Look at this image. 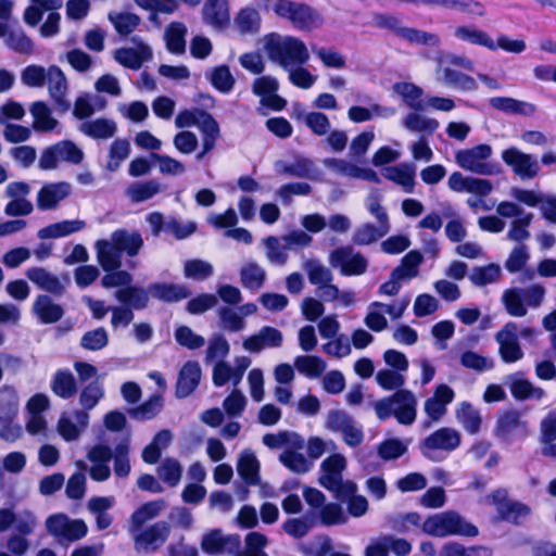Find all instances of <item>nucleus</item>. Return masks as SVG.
<instances>
[{
  "label": "nucleus",
  "instance_id": "obj_1",
  "mask_svg": "<svg viewBox=\"0 0 556 556\" xmlns=\"http://www.w3.org/2000/svg\"><path fill=\"white\" fill-rule=\"evenodd\" d=\"M268 60L282 70L292 65H304L309 61V51L303 40L290 35L270 33L260 39Z\"/></svg>",
  "mask_w": 556,
  "mask_h": 556
},
{
  "label": "nucleus",
  "instance_id": "obj_2",
  "mask_svg": "<svg viewBox=\"0 0 556 556\" xmlns=\"http://www.w3.org/2000/svg\"><path fill=\"white\" fill-rule=\"evenodd\" d=\"M456 68L468 72L475 71V62L465 54L441 51L435 55V80L443 86L452 87L460 91H476L478 89L477 81Z\"/></svg>",
  "mask_w": 556,
  "mask_h": 556
},
{
  "label": "nucleus",
  "instance_id": "obj_3",
  "mask_svg": "<svg viewBox=\"0 0 556 556\" xmlns=\"http://www.w3.org/2000/svg\"><path fill=\"white\" fill-rule=\"evenodd\" d=\"M424 533L433 538L460 535L475 538L478 528L455 510H445L429 516L421 525Z\"/></svg>",
  "mask_w": 556,
  "mask_h": 556
},
{
  "label": "nucleus",
  "instance_id": "obj_4",
  "mask_svg": "<svg viewBox=\"0 0 556 556\" xmlns=\"http://www.w3.org/2000/svg\"><path fill=\"white\" fill-rule=\"evenodd\" d=\"M346 466V457L340 453H333L320 463L318 482L327 490L336 493L339 500H345L349 494L357 491L355 482L343 480V471Z\"/></svg>",
  "mask_w": 556,
  "mask_h": 556
},
{
  "label": "nucleus",
  "instance_id": "obj_5",
  "mask_svg": "<svg viewBox=\"0 0 556 556\" xmlns=\"http://www.w3.org/2000/svg\"><path fill=\"white\" fill-rule=\"evenodd\" d=\"M492 155L493 148L488 143H480L457 150L454 157L457 166L466 172L492 176L501 172L500 166L490 161Z\"/></svg>",
  "mask_w": 556,
  "mask_h": 556
},
{
  "label": "nucleus",
  "instance_id": "obj_6",
  "mask_svg": "<svg viewBox=\"0 0 556 556\" xmlns=\"http://www.w3.org/2000/svg\"><path fill=\"white\" fill-rule=\"evenodd\" d=\"M273 11L288 18L294 27L301 30H313L323 25L321 15L314 9L302 3L279 0L273 5Z\"/></svg>",
  "mask_w": 556,
  "mask_h": 556
},
{
  "label": "nucleus",
  "instance_id": "obj_7",
  "mask_svg": "<svg viewBox=\"0 0 556 556\" xmlns=\"http://www.w3.org/2000/svg\"><path fill=\"white\" fill-rule=\"evenodd\" d=\"M85 157L84 151L71 140H62L42 150L39 157V167L43 170H52L60 163L80 164Z\"/></svg>",
  "mask_w": 556,
  "mask_h": 556
},
{
  "label": "nucleus",
  "instance_id": "obj_8",
  "mask_svg": "<svg viewBox=\"0 0 556 556\" xmlns=\"http://www.w3.org/2000/svg\"><path fill=\"white\" fill-rule=\"evenodd\" d=\"M49 534L60 541L74 542L86 536L88 527L81 519H70L64 514L51 515L46 520Z\"/></svg>",
  "mask_w": 556,
  "mask_h": 556
},
{
  "label": "nucleus",
  "instance_id": "obj_9",
  "mask_svg": "<svg viewBox=\"0 0 556 556\" xmlns=\"http://www.w3.org/2000/svg\"><path fill=\"white\" fill-rule=\"evenodd\" d=\"M326 428L339 432L344 443L350 447H356L364 440L362 427L344 410H331L327 414Z\"/></svg>",
  "mask_w": 556,
  "mask_h": 556
},
{
  "label": "nucleus",
  "instance_id": "obj_10",
  "mask_svg": "<svg viewBox=\"0 0 556 556\" xmlns=\"http://www.w3.org/2000/svg\"><path fill=\"white\" fill-rule=\"evenodd\" d=\"M460 444V434L450 427H442L430 433L421 442L424 456L434 459L440 452L450 453Z\"/></svg>",
  "mask_w": 556,
  "mask_h": 556
},
{
  "label": "nucleus",
  "instance_id": "obj_11",
  "mask_svg": "<svg viewBox=\"0 0 556 556\" xmlns=\"http://www.w3.org/2000/svg\"><path fill=\"white\" fill-rule=\"evenodd\" d=\"M501 156L503 162L521 180L533 179L540 173V164L536 157L516 147L503 150Z\"/></svg>",
  "mask_w": 556,
  "mask_h": 556
},
{
  "label": "nucleus",
  "instance_id": "obj_12",
  "mask_svg": "<svg viewBox=\"0 0 556 556\" xmlns=\"http://www.w3.org/2000/svg\"><path fill=\"white\" fill-rule=\"evenodd\" d=\"M201 549L208 555L232 554L240 549L239 534H226L222 529L205 531L200 542Z\"/></svg>",
  "mask_w": 556,
  "mask_h": 556
},
{
  "label": "nucleus",
  "instance_id": "obj_13",
  "mask_svg": "<svg viewBox=\"0 0 556 556\" xmlns=\"http://www.w3.org/2000/svg\"><path fill=\"white\" fill-rule=\"evenodd\" d=\"M135 547L138 552L153 553L160 548L170 534V525L166 521H159L152 526L131 532Z\"/></svg>",
  "mask_w": 556,
  "mask_h": 556
},
{
  "label": "nucleus",
  "instance_id": "obj_14",
  "mask_svg": "<svg viewBox=\"0 0 556 556\" xmlns=\"http://www.w3.org/2000/svg\"><path fill=\"white\" fill-rule=\"evenodd\" d=\"M252 361L248 356H237L233 359V365H230L226 361H218L214 364L212 369V380L214 386L223 387L228 382H231L237 387L247 369L250 367Z\"/></svg>",
  "mask_w": 556,
  "mask_h": 556
},
{
  "label": "nucleus",
  "instance_id": "obj_15",
  "mask_svg": "<svg viewBox=\"0 0 556 556\" xmlns=\"http://www.w3.org/2000/svg\"><path fill=\"white\" fill-rule=\"evenodd\" d=\"M18 413V397L13 392L8 401H1L0 406V439L13 443L23 435V428L15 422Z\"/></svg>",
  "mask_w": 556,
  "mask_h": 556
},
{
  "label": "nucleus",
  "instance_id": "obj_16",
  "mask_svg": "<svg viewBox=\"0 0 556 556\" xmlns=\"http://www.w3.org/2000/svg\"><path fill=\"white\" fill-rule=\"evenodd\" d=\"M329 264L333 268H340L341 273L345 276L362 275L367 268L365 257L349 247L333 250L329 255Z\"/></svg>",
  "mask_w": 556,
  "mask_h": 556
},
{
  "label": "nucleus",
  "instance_id": "obj_17",
  "mask_svg": "<svg viewBox=\"0 0 556 556\" xmlns=\"http://www.w3.org/2000/svg\"><path fill=\"white\" fill-rule=\"evenodd\" d=\"M498 343V353L503 362L516 363L523 357L518 341V326L515 323H507L495 336Z\"/></svg>",
  "mask_w": 556,
  "mask_h": 556
},
{
  "label": "nucleus",
  "instance_id": "obj_18",
  "mask_svg": "<svg viewBox=\"0 0 556 556\" xmlns=\"http://www.w3.org/2000/svg\"><path fill=\"white\" fill-rule=\"evenodd\" d=\"M278 89L277 78L270 75L261 76L252 84V91L260 97L261 104L274 111H282L287 105V101L277 93Z\"/></svg>",
  "mask_w": 556,
  "mask_h": 556
},
{
  "label": "nucleus",
  "instance_id": "obj_19",
  "mask_svg": "<svg viewBox=\"0 0 556 556\" xmlns=\"http://www.w3.org/2000/svg\"><path fill=\"white\" fill-rule=\"evenodd\" d=\"M447 187L454 192H468L478 197H485L493 191L490 180L465 176L460 172H454L447 179Z\"/></svg>",
  "mask_w": 556,
  "mask_h": 556
},
{
  "label": "nucleus",
  "instance_id": "obj_20",
  "mask_svg": "<svg viewBox=\"0 0 556 556\" xmlns=\"http://www.w3.org/2000/svg\"><path fill=\"white\" fill-rule=\"evenodd\" d=\"M454 390L445 383L435 387L433 395L424 403V410L427 417L433 421H440L446 414L447 405L454 401Z\"/></svg>",
  "mask_w": 556,
  "mask_h": 556
},
{
  "label": "nucleus",
  "instance_id": "obj_21",
  "mask_svg": "<svg viewBox=\"0 0 556 556\" xmlns=\"http://www.w3.org/2000/svg\"><path fill=\"white\" fill-rule=\"evenodd\" d=\"M283 336L280 330L274 327L265 326L257 332L248 336L242 341V346L250 353H260L264 349L280 348Z\"/></svg>",
  "mask_w": 556,
  "mask_h": 556
},
{
  "label": "nucleus",
  "instance_id": "obj_22",
  "mask_svg": "<svg viewBox=\"0 0 556 556\" xmlns=\"http://www.w3.org/2000/svg\"><path fill=\"white\" fill-rule=\"evenodd\" d=\"M134 47L117 49L114 59L123 66L131 70H138L141 65L152 59L151 48L141 39L132 38Z\"/></svg>",
  "mask_w": 556,
  "mask_h": 556
},
{
  "label": "nucleus",
  "instance_id": "obj_23",
  "mask_svg": "<svg viewBox=\"0 0 556 556\" xmlns=\"http://www.w3.org/2000/svg\"><path fill=\"white\" fill-rule=\"evenodd\" d=\"M72 193V186L66 181L46 184L37 193V206L41 211L54 210Z\"/></svg>",
  "mask_w": 556,
  "mask_h": 556
},
{
  "label": "nucleus",
  "instance_id": "obj_24",
  "mask_svg": "<svg viewBox=\"0 0 556 556\" xmlns=\"http://www.w3.org/2000/svg\"><path fill=\"white\" fill-rule=\"evenodd\" d=\"M89 415L86 410H75L72 414H62L56 430L65 441L78 440L87 428Z\"/></svg>",
  "mask_w": 556,
  "mask_h": 556
},
{
  "label": "nucleus",
  "instance_id": "obj_25",
  "mask_svg": "<svg viewBox=\"0 0 556 556\" xmlns=\"http://www.w3.org/2000/svg\"><path fill=\"white\" fill-rule=\"evenodd\" d=\"M394 417L401 425H412L417 417V399L415 394L406 389L397 390L393 394Z\"/></svg>",
  "mask_w": 556,
  "mask_h": 556
},
{
  "label": "nucleus",
  "instance_id": "obj_26",
  "mask_svg": "<svg viewBox=\"0 0 556 556\" xmlns=\"http://www.w3.org/2000/svg\"><path fill=\"white\" fill-rule=\"evenodd\" d=\"M97 261L104 271L115 270L122 265V251L111 235L108 239L94 243Z\"/></svg>",
  "mask_w": 556,
  "mask_h": 556
},
{
  "label": "nucleus",
  "instance_id": "obj_27",
  "mask_svg": "<svg viewBox=\"0 0 556 556\" xmlns=\"http://www.w3.org/2000/svg\"><path fill=\"white\" fill-rule=\"evenodd\" d=\"M453 36L460 42L483 47L490 51H494V39L486 31L475 25H457L453 29Z\"/></svg>",
  "mask_w": 556,
  "mask_h": 556
},
{
  "label": "nucleus",
  "instance_id": "obj_28",
  "mask_svg": "<svg viewBox=\"0 0 556 556\" xmlns=\"http://www.w3.org/2000/svg\"><path fill=\"white\" fill-rule=\"evenodd\" d=\"M78 130L96 140H109L117 132V123L112 118L98 117L79 125Z\"/></svg>",
  "mask_w": 556,
  "mask_h": 556
},
{
  "label": "nucleus",
  "instance_id": "obj_29",
  "mask_svg": "<svg viewBox=\"0 0 556 556\" xmlns=\"http://www.w3.org/2000/svg\"><path fill=\"white\" fill-rule=\"evenodd\" d=\"M31 312L42 324L58 323L64 315L63 307L45 294H40L35 299Z\"/></svg>",
  "mask_w": 556,
  "mask_h": 556
},
{
  "label": "nucleus",
  "instance_id": "obj_30",
  "mask_svg": "<svg viewBox=\"0 0 556 556\" xmlns=\"http://www.w3.org/2000/svg\"><path fill=\"white\" fill-rule=\"evenodd\" d=\"M26 277L39 289L46 292L56 295H61L64 292L65 286L62 283L59 277L46 268H28L26 271Z\"/></svg>",
  "mask_w": 556,
  "mask_h": 556
},
{
  "label": "nucleus",
  "instance_id": "obj_31",
  "mask_svg": "<svg viewBox=\"0 0 556 556\" xmlns=\"http://www.w3.org/2000/svg\"><path fill=\"white\" fill-rule=\"evenodd\" d=\"M46 81L48 84L49 94L54 100L55 104L67 109V80L64 73L58 66H50L48 68Z\"/></svg>",
  "mask_w": 556,
  "mask_h": 556
},
{
  "label": "nucleus",
  "instance_id": "obj_32",
  "mask_svg": "<svg viewBox=\"0 0 556 556\" xmlns=\"http://www.w3.org/2000/svg\"><path fill=\"white\" fill-rule=\"evenodd\" d=\"M201 379V367L197 362H188L180 369L176 394L178 397L190 395L198 387Z\"/></svg>",
  "mask_w": 556,
  "mask_h": 556
},
{
  "label": "nucleus",
  "instance_id": "obj_33",
  "mask_svg": "<svg viewBox=\"0 0 556 556\" xmlns=\"http://www.w3.org/2000/svg\"><path fill=\"white\" fill-rule=\"evenodd\" d=\"M165 507L166 503L163 500L142 504L130 516V531H139L143 525L159 517Z\"/></svg>",
  "mask_w": 556,
  "mask_h": 556
},
{
  "label": "nucleus",
  "instance_id": "obj_34",
  "mask_svg": "<svg viewBox=\"0 0 556 556\" xmlns=\"http://www.w3.org/2000/svg\"><path fill=\"white\" fill-rule=\"evenodd\" d=\"M29 113L33 117V128L37 131L50 132L59 125L50 106L43 101L34 102L29 108Z\"/></svg>",
  "mask_w": 556,
  "mask_h": 556
},
{
  "label": "nucleus",
  "instance_id": "obj_35",
  "mask_svg": "<svg viewBox=\"0 0 556 556\" xmlns=\"http://www.w3.org/2000/svg\"><path fill=\"white\" fill-rule=\"evenodd\" d=\"M304 447H288L279 455V462L291 472L304 475L308 472L314 463L302 453Z\"/></svg>",
  "mask_w": 556,
  "mask_h": 556
},
{
  "label": "nucleus",
  "instance_id": "obj_36",
  "mask_svg": "<svg viewBox=\"0 0 556 556\" xmlns=\"http://www.w3.org/2000/svg\"><path fill=\"white\" fill-rule=\"evenodd\" d=\"M238 475L248 483L256 485L260 483V462L250 450L240 453L237 462Z\"/></svg>",
  "mask_w": 556,
  "mask_h": 556
},
{
  "label": "nucleus",
  "instance_id": "obj_37",
  "mask_svg": "<svg viewBox=\"0 0 556 556\" xmlns=\"http://www.w3.org/2000/svg\"><path fill=\"white\" fill-rule=\"evenodd\" d=\"M383 176L403 188L407 193H412L415 188V167L407 163L388 167L383 170Z\"/></svg>",
  "mask_w": 556,
  "mask_h": 556
},
{
  "label": "nucleus",
  "instance_id": "obj_38",
  "mask_svg": "<svg viewBox=\"0 0 556 556\" xmlns=\"http://www.w3.org/2000/svg\"><path fill=\"white\" fill-rule=\"evenodd\" d=\"M396 113L392 106H382L380 104H372L370 108L353 105L348 110V117L353 123H364L371 121L375 116L381 118H390Z\"/></svg>",
  "mask_w": 556,
  "mask_h": 556
},
{
  "label": "nucleus",
  "instance_id": "obj_39",
  "mask_svg": "<svg viewBox=\"0 0 556 556\" xmlns=\"http://www.w3.org/2000/svg\"><path fill=\"white\" fill-rule=\"evenodd\" d=\"M86 223L81 219L61 220L41 228L38 231L40 239H58L83 230Z\"/></svg>",
  "mask_w": 556,
  "mask_h": 556
},
{
  "label": "nucleus",
  "instance_id": "obj_40",
  "mask_svg": "<svg viewBox=\"0 0 556 556\" xmlns=\"http://www.w3.org/2000/svg\"><path fill=\"white\" fill-rule=\"evenodd\" d=\"M263 444L271 450L288 447H304V439L296 432L279 431L277 433H267L262 438Z\"/></svg>",
  "mask_w": 556,
  "mask_h": 556
},
{
  "label": "nucleus",
  "instance_id": "obj_41",
  "mask_svg": "<svg viewBox=\"0 0 556 556\" xmlns=\"http://www.w3.org/2000/svg\"><path fill=\"white\" fill-rule=\"evenodd\" d=\"M108 20L121 36L130 35L141 23L139 15L128 11H111Z\"/></svg>",
  "mask_w": 556,
  "mask_h": 556
},
{
  "label": "nucleus",
  "instance_id": "obj_42",
  "mask_svg": "<svg viewBox=\"0 0 556 556\" xmlns=\"http://www.w3.org/2000/svg\"><path fill=\"white\" fill-rule=\"evenodd\" d=\"M404 128L409 132L432 135L439 128L435 118L425 116L418 112L408 113L402 121Z\"/></svg>",
  "mask_w": 556,
  "mask_h": 556
},
{
  "label": "nucleus",
  "instance_id": "obj_43",
  "mask_svg": "<svg viewBox=\"0 0 556 556\" xmlns=\"http://www.w3.org/2000/svg\"><path fill=\"white\" fill-rule=\"evenodd\" d=\"M393 90L408 108L415 111L424 109V90L419 86L413 83L401 81L393 85Z\"/></svg>",
  "mask_w": 556,
  "mask_h": 556
},
{
  "label": "nucleus",
  "instance_id": "obj_44",
  "mask_svg": "<svg viewBox=\"0 0 556 556\" xmlns=\"http://www.w3.org/2000/svg\"><path fill=\"white\" fill-rule=\"evenodd\" d=\"M206 23L222 26L229 21V11L226 0H206L202 9Z\"/></svg>",
  "mask_w": 556,
  "mask_h": 556
},
{
  "label": "nucleus",
  "instance_id": "obj_45",
  "mask_svg": "<svg viewBox=\"0 0 556 556\" xmlns=\"http://www.w3.org/2000/svg\"><path fill=\"white\" fill-rule=\"evenodd\" d=\"M295 369L309 379L319 378L327 368V363L315 355H300L294 359Z\"/></svg>",
  "mask_w": 556,
  "mask_h": 556
},
{
  "label": "nucleus",
  "instance_id": "obj_46",
  "mask_svg": "<svg viewBox=\"0 0 556 556\" xmlns=\"http://www.w3.org/2000/svg\"><path fill=\"white\" fill-rule=\"evenodd\" d=\"M490 105L507 113H519L523 115H532L536 111L534 104L519 101L508 97H494L490 99Z\"/></svg>",
  "mask_w": 556,
  "mask_h": 556
},
{
  "label": "nucleus",
  "instance_id": "obj_47",
  "mask_svg": "<svg viewBox=\"0 0 556 556\" xmlns=\"http://www.w3.org/2000/svg\"><path fill=\"white\" fill-rule=\"evenodd\" d=\"M187 27L184 23L173 22L165 29L167 49L175 54H181L186 50Z\"/></svg>",
  "mask_w": 556,
  "mask_h": 556
},
{
  "label": "nucleus",
  "instance_id": "obj_48",
  "mask_svg": "<svg viewBox=\"0 0 556 556\" xmlns=\"http://www.w3.org/2000/svg\"><path fill=\"white\" fill-rule=\"evenodd\" d=\"M266 279L265 269L255 262L243 265L240 269V280L244 288L258 290L263 287Z\"/></svg>",
  "mask_w": 556,
  "mask_h": 556
},
{
  "label": "nucleus",
  "instance_id": "obj_49",
  "mask_svg": "<svg viewBox=\"0 0 556 556\" xmlns=\"http://www.w3.org/2000/svg\"><path fill=\"white\" fill-rule=\"evenodd\" d=\"M114 241L118 244L122 253L128 256H136L143 245V239L139 232L127 231L124 229L116 230L112 233Z\"/></svg>",
  "mask_w": 556,
  "mask_h": 556
},
{
  "label": "nucleus",
  "instance_id": "obj_50",
  "mask_svg": "<svg viewBox=\"0 0 556 556\" xmlns=\"http://www.w3.org/2000/svg\"><path fill=\"white\" fill-rule=\"evenodd\" d=\"M509 389L513 396L519 401L528 399L542 400L545 391L542 388L534 387L529 380L510 377Z\"/></svg>",
  "mask_w": 556,
  "mask_h": 556
},
{
  "label": "nucleus",
  "instance_id": "obj_51",
  "mask_svg": "<svg viewBox=\"0 0 556 556\" xmlns=\"http://www.w3.org/2000/svg\"><path fill=\"white\" fill-rule=\"evenodd\" d=\"M131 147L127 139H115L109 147L106 168L110 172L117 170L122 163L130 155Z\"/></svg>",
  "mask_w": 556,
  "mask_h": 556
},
{
  "label": "nucleus",
  "instance_id": "obj_52",
  "mask_svg": "<svg viewBox=\"0 0 556 556\" xmlns=\"http://www.w3.org/2000/svg\"><path fill=\"white\" fill-rule=\"evenodd\" d=\"M152 296L165 301L176 302L188 298L189 291L186 287L172 283H156L149 288Z\"/></svg>",
  "mask_w": 556,
  "mask_h": 556
},
{
  "label": "nucleus",
  "instance_id": "obj_53",
  "mask_svg": "<svg viewBox=\"0 0 556 556\" xmlns=\"http://www.w3.org/2000/svg\"><path fill=\"white\" fill-rule=\"evenodd\" d=\"M214 118L211 114L202 110H186L180 112L175 118V126L177 128H189L192 126L202 130Z\"/></svg>",
  "mask_w": 556,
  "mask_h": 556
},
{
  "label": "nucleus",
  "instance_id": "obj_54",
  "mask_svg": "<svg viewBox=\"0 0 556 556\" xmlns=\"http://www.w3.org/2000/svg\"><path fill=\"white\" fill-rule=\"evenodd\" d=\"M51 390L62 399L72 397L77 391L73 374L68 370L56 371L51 382Z\"/></svg>",
  "mask_w": 556,
  "mask_h": 556
},
{
  "label": "nucleus",
  "instance_id": "obj_55",
  "mask_svg": "<svg viewBox=\"0 0 556 556\" xmlns=\"http://www.w3.org/2000/svg\"><path fill=\"white\" fill-rule=\"evenodd\" d=\"M397 35L410 43L428 47H439L441 45V39L437 34L424 31L417 28L402 27L397 29Z\"/></svg>",
  "mask_w": 556,
  "mask_h": 556
},
{
  "label": "nucleus",
  "instance_id": "obj_56",
  "mask_svg": "<svg viewBox=\"0 0 556 556\" xmlns=\"http://www.w3.org/2000/svg\"><path fill=\"white\" fill-rule=\"evenodd\" d=\"M390 231V226L371 224L361 225L353 233V242L358 245L370 244L382 238Z\"/></svg>",
  "mask_w": 556,
  "mask_h": 556
},
{
  "label": "nucleus",
  "instance_id": "obj_57",
  "mask_svg": "<svg viewBox=\"0 0 556 556\" xmlns=\"http://www.w3.org/2000/svg\"><path fill=\"white\" fill-rule=\"evenodd\" d=\"M456 418L464 429L471 434L479 431L482 422L479 412L467 402H463L458 405L456 409Z\"/></svg>",
  "mask_w": 556,
  "mask_h": 556
},
{
  "label": "nucleus",
  "instance_id": "obj_58",
  "mask_svg": "<svg viewBox=\"0 0 556 556\" xmlns=\"http://www.w3.org/2000/svg\"><path fill=\"white\" fill-rule=\"evenodd\" d=\"M502 275V269L497 264H489L486 266L475 267L470 275L469 280L478 286L483 287L496 282Z\"/></svg>",
  "mask_w": 556,
  "mask_h": 556
},
{
  "label": "nucleus",
  "instance_id": "obj_59",
  "mask_svg": "<svg viewBox=\"0 0 556 556\" xmlns=\"http://www.w3.org/2000/svg\"><path fill=\"white\" fill-rule=\"evenodd\" d=\"M266 258L275 265H283L288 261V247L275 236H269L263 240Z\"/></svg>",
  "mask_w": 556,
  "mask_h": 556
},
{
  "label": "nucleus",
  "instance_id": "obj_60",
  "mask_svg": "<svg viewBox=\"0 0 556 556\" xmlns=\"http://www.w3.org/2000/svg\"><path fill=\"white\" fill-rule=\"evenodd\" d=\"M268 544L267 538L260 532H250L244 538L243 551L236 552L237 556H268L265 547Z\"/></svg>",
  "mask_w": 556,
  "mask_h": 556
},
{
  "label": "nucleus",
  "instance_id": "obj_61",
  "mask_svg": "<svg viewBox=\"0 0 556 556\" xmlns=\"http://www.w3.org/2000/svg\"><path fill=\"white\" fill-rule=\"evenodd\" d=\"M207 77L211 84L220 92L227 93L229 92L236 83L235 77L230 73V70L227 65H219L212 68L207 73Z\"/></svg>",
  "mask_w": 556,
  "mask_h": 556
},
{
  "label": "nucleus",
  "instance_id": "obj_62",
  "mask_svg": "<svg viewBox=\"0 0 556 556\" xmlns=\"http://www.w3.org/2000/svg\"><path fill=\"white\" fill-rule=\"evenodd\" d=\"M157 475L168 485L176 486L182 477V466L175 458H165L157 468Z\"/></svg>",
  "mask_w": 556,
  "mask_h": 556
},
{
  "label": "nucleus",
  "instance_id": "obj_63",
  "mask_svg": "<svg viewBox=\"0 0 556 556\" xmlns=\"http://www.w3.org/2000/svg\"><path fill=\"white\" fill-rule=\"evenodd\" d=\"M5 45L9 49L21 54H31L34 52L33 40L22 29L7 31Z\"/></svg>",
  "mask_w": 556,
  "mask_h": 556
},
{
  "label": "nucleus",
  "instance_id": "obj_64",
  "mask_svg": "<svg viewBox=\"0 0 556 556\" xmlns=\"http://www.w3.org/2000/svg\"><path fill=\"white\" fill-rule=\"evenodd\" d=\"M298 118H300L316 136H326L330 130V121L324 113H301L298 115Z\"/></svg>",
  "mask_w": 556,
  "mask_h": 556
}]
</instances>
